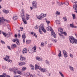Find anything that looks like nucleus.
Instances as JSON below:
<instances>
[{
  "label": "nucleus",
  "mask_w": 77,
  "mask_h": 77,
  "mask_svg": "<svg viewBox=\"0 0 77 77\" xmlns=\"http://www.w3.org/2000/svg\"><path fill=\"white\" fill-rule=\"evenodd\" d=\"M23 54L27 53V49L24 48L23 50Z\"/></svg>",
  "instance_id": "13"
},
{
  "label": "nucleus",
  "mask_w": 77,
  "mask_h": 77,
  "mask_svg": "<svg viewBox=\"0 0 77 77\" xmlns=\"http://www.w3.org/2000/svg\"><path fill=\"white\" fill-rule=\"evenodd\" d=\"M58 56L59 57H62V56H62V54H61V53H59L58 54Z\"/></svg>",
  "instance_id": "46"
},
{
  "label": "nucleus",
  "mask_w": 77,
  "mask_h": 77,
  "mask_svg": "<svg viewBox=\"0 0 77 77\" xmlns=\"http://www.w3.org/2000/svg\"><path fill=\"white\" fill-rule=\"evenodd\" d=\"M34 50L33 51H34V53H35V52H36V48L35 47H34Z\"/></svg>",
  "instance_id": "38"
},
{
  "label": "nucleus",
  "mask_w": 77,
  "mask_h": 77,
  "mask_svg": "<svg viewBox=\"0 0 77 77\" xmlns=\"http://www.w3.org/2000/svg\"><path fill=\"white\" fill-rule=\"evenodd\" d=\"M7 27L8 28V29H10V26H9V25L8 24L7 25Z\"/></svg>",
  "instance_id": "49"
},
{
  "label": "nucleus",
  "mask_w": 77,
  "mask_h": 77,
  "mask_svg": "<svg viewBox=\"0 0 77 77\" xmlns=\"http://www.w3.org/2000/svg\"><path fill=\"white\" fill-rule=\"evenodd\" d=\"M1 42L2 44H5V42L3 41V40H1Z\"/></svg>",
  "instance_id": "48"
},
{
  "label": "nucleus",
  "mask_w": 77,
  "mask_h": 77,
  "mask_svg": "<svg viewBox=\"0 0 77 77\" xmlns=\"http://www.w3.org/2000/svg\"><path fill=\"white\" fill-rule=\"evenodd\" d=\"M38 69H39L40 70H41V71L42 70V69L41 67H38Z\"/></svg>",
  "instance_id": "50"
},
{
  "label": "nucleus",
  "mask_w": 77,
  "mask_h": 77,
  "mask_svg": "<svg viewBox=\"0 0 77 77\" xmlns=\"http://www.w3.org/2000/svg\"><path fill=\"white\" fill-rule=\"evenodd\" d=\"M72 15L73 17V19H75V15L74 14H72Z\"/></svg>",
  "instance_id": "30"
},
{
  "label": "nucleus",
  "mask_w": 77,
  "mask_h": 77,
  "mask_svg": "<svg viewBox=\"0 0 77 77\" xmlns=\"http://www.w3.org/2000/svg\"><path fill=\"white\" fill-rule=\"evenodd\" d=\"M63 52L64 54V56L65 57H68V55L66 54V51L65 50H63Z\"/></svg>",
  "instance_id": "14"
},
{
  "label": "nucleus",
  "mask_w": 77,
  "mask_h": 77,
  "mask_svg": "<svg viewBox=\"0 0 77 77\" xmlns=\"http://www.w3.org/2000/svg\"><path fill=\"white\" fill-rule=\"evenodd\" d=\"M54 42H55V43H56V42H57V40H54Z\"/></svg>",
  "instance_id": "59"
},
{
  "label": "nucleus",
  "mask_w": 77,
  "mask_h": 77,
  "mask_svg": "<svg viewBox=\"0 0 77 77\" xmlns=\"http://www.w3.org/2000/svg\"><path fill=\"white\" fill-rule=\"evenodd\" d=\"M58 31L59 32H62V31H63V29L62 28H60L58 29Z\"/></svg>",
  "instance_id": "24"
},
{
  "label": "nucleus",
  "mask_w": 77,
  "mask_h": 77,
  "mask_svg": "<svg viewBox=\"0 0 77 77\" xmlns=\"http://www.w3.org/2000/svg\"><path fill=\"white\" fill-rule=\"evenodd\" d=\"M70 57H71V58H72V56L73 55L72 54H70Z\"/></svg>",
  "instance_id": "53"
},
{
  "label": "nucleus",
  "mask_w": 77,
  "mask_h": 77,
  "mask_svg": "<svg viewBox=\"0 0 77 77\" xmlns=\"http://www.w3.org/2000/svg\"><path fill=\"white\" fill-rule=\"evenodd\" d=\"M56 14L57 15H60V12L58 11H56Z\"/></svg>",
  "instance_id": "43"
},
{
  "label": "nucleus",
  "mask_w": 77,
  "mask_h": 77,
  "mask_svg": "<svg viewBox=\"0 0 77 77\" xmlns=\"http://www.w3.org/2000/svg\"><path fill=\"white\" fill-rule=\"evenodd\" d=\"M42 71L43 72H46V71H47V70L44 69H42Z\"/></svg>",
  "instance_id": "26"
},
{
  "label": "nucleus",
  "mask_w": 77,
  "mask_h": 77,
  "mask_svg": "<svg viewBox=\"0 0 77 77\" xmlns=\"http://www.w3.org/2000/svg\"><path fill=\"white\" fill-rule=\"evenodd\" d=\"M32 8H37V3L36 2H33L32 3Z\"/></svg>",
  "instance_id": "8"
},
{
  "label": "nucleus",
  "mask_w": 77,
  "mask_h": 77,
  "mask_svg": "<svg viewBox=\"0 0 77 77\" xmlns=\"http://www.w3.org/2000/svg\"><path fill=\"white\" fill-rule=\"evenodd\" d=\"M31 42V40H27L26 41V44H30Z\"/></svg>",
  "instance_id": "22"
},
{
  "label": "nucleus",
  "mask_w": 77,
  "mask_h": 77,
  "mask_svg": "<svg viewBox=\"0 0 77 77\" xmlns=\"http://www.w3.org/2000/svg\"><path fill=\"white\" fill-rule=\"evenodd\" d=\"M5 21H6L7 23L8 22V20L5 19L3 17H2V18H0V24H3L5 23Z\"/></svg>",
  "instance_id": "3"
},
{
  "label": "nucleus",
  "mask_w": 77,
  "mask_h": 77,
  "mask_svg": "<svg viewBox=\"0 0 77 77\" xmlns=\"http://www.w3.org/2000/svg\"><path fill=\"white\" fill-rule=\"evenodd\" d=\"M22 15L24 14V11L23 9L22 10V13H21Z\"/></svg>",
  "instance_id": "35"
},
{
  "label": "nucleus",
  "mask_w": 77,
  "mask_h": 77,
  "mask_svg": "<svg viewBox=\"0 0 77 77\" xmlns=\"http://www.w3.org/2000/svg\"><path fill=\"white\" fill-rule=\"evenodd\" d=\"M73 8L74 9H75V12H76V13H77V4L74 5L73 6Z\"/></svg>",
  "instance_id": "11"
},
{
  "label": "nucleus",
  "mask_w": 77,
  "mask_h": 77,
  "mask_svg": "<svg viewBox=\"0 0 77 77\" xmlns=\"http://www.w3.org/2000/svg\"><path fill=\"white\" fill-rule=\"evenodd\" d=\"M17 72L18 74L21 75V71H17Z\"/></svg>",
  "instance_id": "28"
},
{
  "label": "nucleus",
  "mask_w": 77,
  "mask_h": 77,
  "mask_svg": "<svg viewBox=\"0 0 77 77\" xmlns=\"http://www.w3.org/2000/svg\"><path fill=\"white\" fill-rule=\"evenodd\" d=\"M39 32H40V33L41 32V30L43 31V32H44V33L46 32V30H45L44 28V24H42L39 27Z\"/></svg>",
  "instance_id": "2"
},
{
  "label": "nucleus",
  "mask_w": 77,
  "mask_h": 77,
  "mask_svg": "<svg viewBox=\"0 0 77 77\" xmlns=\"http://www.w3.org/2000/svg\"><path fill=\"white\" fill-rule=\"evenodd\" d=\"M31 34L33 35L34 36H35V38H37V35H36V33L34 32H31Z\"/></svg>",
  "instance_id": "17"
},
{
  "label": "nucleus",
  "mask_w": 77,
  "mask_h": 77,
  "mask_svg": "<svg viewBox=\"0 0 77 77\" xmlns=\"http://www.w3.org/2000/svg\"><path fill=\"white\" fill-rule=\"evenodd\" d=\"M36 60H39V61H40V60H41V59H40V57H36Z\"/></svg>",
  "instance_id": "27"
},
{
  "label": "nucleus",
  "mask_w": 77,
  "mask_h": 77,
  "mask_svg": "<svg viewBox=\"0 0 77 77\" xmlns=\"http://www.w3.org/2000/svg\"><path fill=\"white\" fill-rule=\"evenodd\" d=\"M14 77H21V76H20V75H15L14 76Z\"/></svg>",
  "instance_id": "55"
},
{
  "label": "nucleus",
  "mask_w": 77,
  "mask_h": 77,
  "mask_svg": "<svg viewBox=\"0 0 77 77\" xmlns=\"http://www.w3.org/2000/svg\"><path fill=\"white\" fill-rule=\"evenodd\" d=\"M18 19V17L17 15H14L13 17V19L14 20H16Z\"/></svg>",
  "instance_id": "19"
},
{
  "label": "nucleus",
  "mask_w": 77,
  "mask_h": 77,
  "mask_svg": "<svg viewBox=\"0 0 77 77\" xmlns=\"http://www.w3.org/2000/svg\"><path fill=\"white\" fill-rule=\"evenodd\" d=\"M32 8H33V7H30V8H31V10H32Z\"/></svg>",
  "instance_id": "63"
},
{
  "label": "nucleus",
  "mask_w": 77,
  "mask_h": 77,
  "mask_svg": "<svg viewBox=\"0 0 77 77\" xmlns=\"http://www.w3.org/2000/svg\"><path fill=\"white\" fill-rule=\"evenodd\" d=\"M56 23L57 24H60V21L59 20H56Z\"/></svg>",
  "instance_id": "23"
},
{
  "label": "nucleus",
  "mask_w": 77,
  "mask_h": 77,
  "mask_svg": "<svg viewBox=\"0 0 77 77\" xmlns=\"http://www.w3.org/2000/svg\"><path fill=\"white\" fill-rule=\"evenodd\" d=\"M15 38H17V34H15Z\"/></svg>",
  "instance_id": "60"
},
{
  "label": "nucleus",
  "mask_w": 77,
  "mask_h": 77,
  "mask_svg": "<svg viewBox=\"0 0 77 77\" xmlns=\"http://www.w3.org/2000/svg\"><path fill=\"white\" fill-rule=\"evenodd\" d=\"M25 64H26V63L22 62H19L18 63V64L19 66H22V65H25Z\"/></svg>",
  "instance_id": "12"
},
{
  "label": "nucleus",
  "mask_w": 77,
  "mask_h": 77,
  "mask_svg": "<svg viewBox=\"0 0 77 77\" xmlns=\"http://www.w3.org/2000/svg\"><path fill=\"white\" fill-rule=\"evenodd\" d=\"M7 47L8 49L11 50V48H10V46H7Z\"/></svg>",
  "instance_id": "56"
},
{
  "label": "nucleus",
  "mask_w": 77,
  "mask_h": 77,
  "mask_svg": "<svg viewBox=\"0 0 77 77\" xmlns=\"http://www.w3.org/2000/svg\"><path fill=\"white\" fill-rule=\"evenodd\" d=\"M45 17H46V14L42 13L40 15H38V16L37 17V18L39 20H41L42 19V18Z\"/></svg>",
  "instance_id": "4"
},
{
  "label": "nucleus",
  "mask_w": 77,
  "mask_h": 77,
  "mask_svg": "<svg viewBox=\"0 0 77 77\" xmlns=\"http://www.w3.org/2000/svg\"><path fill=\"white\" fill-rule=\"evenodd\" d=\"M35 29H38V26L36 25V26H35Z\"/></svg>",
  "instance_id": "51"
},
{
  "label": "nucleus",
  "mask_w": 77,
  "mask_h": 77,
  "mask_svg": "<svg viewBox=\"0 0 77 77\" xmlns=\"http://www.w3.org/2000/svg\"><path fill=\"white\" fill-rule=\"evenodd\" d=\"M26 38V35H22V38L23 39V43L25 42V40H24V39L25 38Z\"/></svg>",
  "instance_id": "16"
},
{
  "label": "nucleus",
  "mask_w": 77,
  "mask_h": 77,
  "mask_svg": "<svg viewBox=\"0 0 77 77\" xmlns=\"http://www.w3.org/2000/svg\"><path fill=\"white\" fill-rule=\"evenodd\" d=\"M20 30L21 31H23V30H24V29L23 27H20Z\"/></svg>",
  "instance_id": "41"
},
{
  "label": "nucleus",
  "mask_w": 77,
  "mask_h": 77,
  "mask_svg": "<svg viewBox=\"0 0 77 77\" xmlns=\"http://www.w3.org/2000/svg\"><path fill=\"white\" fill-rule=\"evenodd\" d=\"M59 73L61 75V76L62 77H64V75H63L62 73V72H59Z\"/></svg>",
  "instance_id": "33"
},
{
  "label": "nucleus",
  "mask_w": 77,
  "mask_h": 77,
  "mask_svg": "<svg viewBox=\"0 0 77 77\" xmlns=\"http://www.w3.org/2000/svg\"><path fill=\"white\" fill-rule=\"evenodd\" d=\"M70 26L71 27L73 28L74 27V24H70Z\"/></svg>",
  "instance_id": "47"
},
{
  "label": "nucleus",
  "mask_w": 77,
  "mask_h": 77,
  "mask_svg": "<svg viewBox=\"0 0 77 77\" xmlns=\"http://www.w3.org/2000/svg\"><path fill=\"white\" fill-rule=\"evenodd\" d=\"M64 3L65 5H66L67 6H68V5H69V3L67 2H65Z\"/></svg>",
  "instance_id": "44"
},
{
  "label": "nucleus",
  "mask_w": 77,
  "mask_h": 77,
  "mask_svg": "<svg viewBox=\"0 0 77 77\" xmlns=\"http://www.w3.org/2000/svg\"><path fill=\"white\" fill-rule=\"evenodd\" d=\"M59 35H60V36H61V37H62V38H65L64 37V36H63V35L61 34H60V33H59Z\"/></svg>",
  "instance_id": "36"
},
{
  "label": "nucleus",
  "mask_w": 77,
  "mask_h": 77,
  "mask_svg": "<svg viewBox=\"0 0 77 77\" xmlns=\"http://www.w3.org/2000/svg\"><path fill=\"white\" fill-rule=\"evenodd\" d=\"M46 64H48V63H49V62L48 61L46 60Z\"/></svg>",
  "instance_id": "52"
},
{
  "label": "nucleus",
  "mask_w": 77,
  "mask_h": 77,
  "mask_svg": "<svg viewBox=\"0 0 77 77\" xmlns=\"http://www.w3.org/2000/svg\"><path fill=\"white\" fill-rule=\"evenodd\" d=\"M30 77H33V75H30Z\"/></svg>",
  "instance_id": "64"
},
{
  "label": "nucleus",
  "mask_w": 77,
  "mask_h": 77,
  "mask_svg": "<svg viewBox=\"0 0 77 77\" xmlns=\"http://www.w3.org/2000/svg\"><path fill=\"white\" fill-rule=\"evenodd\" d=\"M29 15H27L26 17V19L27 20H28L29 19Z\"/></svg>",
  "instance_id": "37"
},
{
  "label": "nucleus",
  "mask_w": 77,
  "mask_h": 77,
  "mask_svg": "<svg viewBox=\"0 0 77 77\" xmlns=\"http://www.w3.org/2000/svg\"><path fill=\"white\" fill-rule=\"evenodd\" d=\"M46 23L48 24H49L50 23V21H48L47 19H46Z\"/></svg>",
  "instance_id": "32"
},
{
  "label": "nucleus",
  "mask_w": 77,
  "mask_h": 77,
  "mask_svg": "<svg viewBox=\"0 0 77 77\" xmlns=\"http://www.w3.org/2000/svg\"><path fill=\"white\" fill-rule=\"evenodd\" d=\"M3 12L5 14H8V13H9V11L8 10H3Z\"/></svg>",
  "instance_id": "18"
},
{
  "label": "nucleus",
  "mask_w": 77,
  "mask_h": 77,
  "mask_svg": "<svg viewBox=\"0 0 77 77\" xmlns=\"http://www.w3.org/2000/svg\"><path fill=\"white\" fill-rule=\"evenodd\" d=\"M30 66H31V67H34V66H33L32 65V64H30Z\"/></svg>",
  "instance_id": "57"
},
{
  "label": "nucleus",
  "mask_w": 77,
  "mask_h": 77,
  "mask_svg": "<svg viewBox=\"0 0 77 77\" xmlns=\"http://www.w3.org/2000/svg\"><path fill=\"white\" fill-rule=\"evenodd\" d=\"M26 68L25 67H24L23 68H22V71H24V70H26Z\"/></svg>",
  "instance_id": "42"
},
{
  "label": "nucleus",
  "mask_w": 77,
  "mask_h": 77,
  "mask_svg": "<svg viewBox=\"0 0 77 77\" xmlns=\"http://www.w3.org/2000/svg\"><path fill=\"white\" fill-rule=\"evenodd\" d=\"M16 45L15 44H13L11 45V48H15V47H16Z\"/></svg>",
  "instance_id": "20"
},
{
  "label": "nucleus",
  "mask_w": 77,
  "mask_h": 77,
  "mask_svg": "<svg viewBox=\"0 0 77 77\" xmlns=\"http://www.w3.org/2000/svg\"><path fill=\"white\" fill-rule=\"evenodd\" d=\"M47 30H48V31H51V33L52 36H53L54 38H56V34H55L54 31L53 30V29H52V28H51V27L50 26H48L47 28Z\"/></svg>",
  "instance_id": "1"
},
{
  "label": "nucleus",
  "mask_w": 77,
  "mask_h": 77,
  "mask_svg": "<svg viewBox=\"0 0 77 77\" xmlns=\"http://www.w3.org/2000/svg\"><path fill=\"white\" fill-rule=\"evenodd\" d=\"M61 34H64V35H65V36H66L67 35V33H66V32H61Z\"/></svg>",
  "instance_id": "25"
},
{
  "label": "nucleus",
  "mask_w": 77,
  "mask_h": 77,
  "mask_svg": "<svg viewBox=\"0 0 77 77\" xmlns=\"http://www.w3.org/2000/svg\"><path fill=\"white\" fill-rule=\"evenodd\" d=\"M38 68H39V66H38L37 65L35 64V69H38Z\"/></svg>",
  "instance_id": "34"
},
{
  "label": "nucleus",
  "mask_w": 77,
  "mask_h": 77,
  "mask_svg": "<svg viewBox=\"0 0 77 77\" xmlns=\"http://www.w3.org/2000/svg\"><path fill=\"white\" fill-rule=\"evenodd\" d=\"M69 68L70 69V70H71V71H74V68H73V67H72L71 66H69Z\"/></svg>",
  "instance_id": "21"
},
{
  "label": "nucleus",
  "mask_w": 77,
  "mask_h": 77,
  "mask_svg": "<svg viewBox=\"0 0 77 77\" xmlns=\"http://www.w3.org/2000/svg\"><path fill=\"white\" fill-rule=\"evenodd\" d=\"M69 39L71 43L72 44H73L74 41L75 40V38H74V37L72 36H69Z\"/></svg>",
  "instance_id": "5"
},
{
  "label": "nucleus",
  "mask_w": 77,
  "mask_h": 77,
  "mask_svg": "<svg viewBox=\"0 0 77 77\" xmlns=\"http://www.w3.org/2000/svg\"><path fill=\"white\" fill-rule=\"evenodd\" d=\"M63 20L64 21H67V18H66L65 17H63Z\"/></svg>",
  "instance_id": "39"
},
{
  "label": "nucleus",
  "mask_w": 77,
  "mask_h": 77,
  "mask_svg": "<svg viewBox=\"0 0 77 77\" xmlns=\"http://www.w3.org/2000/svg\"><path fill=\"white\" fill-rule=\"evenodd\" d=\"M41 46H42V47H43L44 46V43H41Z\"/></svg>",
  "instance_id": "54"
},
{
  "label": "nucleus",
  "mask_w": 77,
  "mask_h": 77,
  "mask_svg": "<svg viewBox=\"0 0 77 77\" xmlns=\"http://www.w3.org/2000/svg\"><path fill=\"white\" fill-rule=\"evenodd\" d=\"M2 34L3 35H4V36H5V37H6V36L7 35V34H6V33L5 32H2Z\"/></svg>",
  "instance_id": "31"
},
{
  "label": "nucleus",
  "mask_w": 77,
  "mask_h": 77,
  "mask_svg": "<svg viewBox=\"0 0 77 77\" xmlns=\"http://www.w3.org/2000/svg\"><path fill=\"white\" fill-rule=\"evenodd\" d=\"M13 41L14 42H16V44H17L18 45H20V43H19V41H18V40L14 39L13 40Z\"/></svg>",
  "instance_id": "10"
},
{
  "label": "nucleus",
  "mask_w": 77,
  "mask_h": 77,
  "mask_svg": "<svg viewBox=\"0 0 77 77\" xmlns=\"http://www.w3.org/2000/svg\"><path fill=\"white\" fill-rule=\"evenodd\" d=\"M0 77H10V76L6 75V73H3V75H0Z\"/></svg>",
  "instance_id": "15"
},
{
  "label": "nucleus",
  "mask_w": 77,
  "mask_h": 77,
  "mask_svg": "<svg viewBox=\"0 0 77 77\" xmlns=\"http://www.w3.org/2000/svg\"><path fill=\"white\" fill-rule=\"evenodd\" d=\"M30 73H29V72H28V73H27L26 74V76H29V75H30Z\"/></svg>",
  "instance_id": "45"
},
{
  "label": "nucleus",
  "mask_w": 77,
  "mask_h": 77,
  "mask_svg": "<svg viewBox=\"0 0 77 77\" xmlns=\"http://www.w3.org/2000/svg\"><path fill=\"white\" fill-rule=\"evenodd\" d=\"M21 17L22 18V20L24 22L25 24H27V21L26 20V19H24V14H22Z\"/></svg>",
  "instance_id": "7"
},
{
  "label": "nucleus",
  "mask_w": 77,
  "mask_h": 77,
  "mask_svg": "<svg viewBox=\"0 0 77 77\" xmlns=\"http://www.w3.org/2000/svg\"><path fill=\"white\" fill-rule=\"evenodd\" d=\"M18 35H19V36H21V35H20V34H18Z\"/></svg>",
  "instance_id": "62"
},
{
  "label": "nucleus",
  "mask_w": 77,
  "mask_h": 77,
  "mask_svg": "<svg viewBox=\"0 0 77 77\" xmlns=\"http://www.w3.org/2000/svg\"><path fill=\"white\" fill-rule=\"evenodd\" d=\"M20 60H26V58H25L22 57L21 58H20Z\"/></svg>",
  "instance_id": "29"
},
{
  "label": "nucleus",
  "mask_w": 77,
  "mask_h": 77,
  "mask_svg": "<svg viewBox=\"0 0 77 77\" xmlns=\"http://www.w3.org/2000/svg\"><path fill=\"white\" fill-rule=\"evenodd\" d=\"M51 44H50L48 45V46L50 47H51Z\"/></svg>",
  "instance_id": "58"
},
{
  "label": "nucleus",
  "mask_w": 77,
  "mask_h": 77,
  "mask_svg": "<svg viewBox=\"0 0 77 77\" xmlns=\"http://www.w3.org/2000/svg\"><path fill=\"white\" fill-rule=\"evenodd\" d=\"M31 69H32V70H33L34 69V67H32V68H31Z\"/></svg>",
  "instance_id": "61"
},
{
  "label": "nucleus",
  "mask_w": 77,
  "mask_h": 77,
  "mask_svg": "<svg viewBox=\"0 0 77 77\" xmlns=\"http://www.w3.org/2000/svg\"><path fill=\"white\" fill-rule=\"evenodd\" d=\"M17 69L16 68H13V69H10L9 70H10L11 71H13L14 73V74H16V73L17 72H15V71H17Z\"/></svg>",
  "instance_id": "9"
},
{
  "label": "nucleus",
  "mask_w": 77,
  "mask_h": 77,
  "mask_svg": "<svg viewBox=\"0 0 77 77\" xmlns=\"http://www.w3.org/2000/svg\"><path fill=\"white\" fill-rule=\"evenodd\" d=\"M74 44H77V40H75H75L74 41Z\"/></svg>",
  "instance_id": "40"
},
{
  "label": "nucleus",
  "mask_w": 77,
  "mask_h": 77,
  "mask_svg": "<svg viewBox=\"0 0 77 77\" xmlns=\"http://www.w3.org/2000/svg\"><path fill=\"white\" fill-rule=\"evenodd\" d=\"M9 56L6 55L5 56V58H4V59L7 62H12V60L9 59Z\"/></svg>",
  "instance_id": "6"
}]
</instances>
